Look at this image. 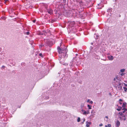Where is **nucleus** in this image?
<instances>
[{"label":"nucleus","mask_w":127,"mask_h":127,"mask_svg":"<svg viewBox=\"0 0 127 127\" xmlns=\"http://www.w3.org/2000/svg\"><path fill=\"white\" fill-rule=\"evenodd\" d=\"M74 23V22H71L69 24L68 27V28L69 29V30L72 32H74L76 31V29L75 28L73 25L71 26L72 24L73 25Z\"/></svg>","instance_id":"nucleus-3"},{"label":"nucleus","mask_w":127,"mask_h":127,"mask_svg":"<svg viewBox=\"0 0 127 127\" xmlns=\"http://www.w3.org/2000/svg\"><path fill=\"white\" fill-rule=\"evenodd\" d=\"M89 103L91 104H92L93 103V102L92 101H90Z\"/></svg>","instance_id":"nucleus-28"},{"label":"nucleus","mask_w":127,"mask_h":127,"mask_svg":"<svg viewBox=\"0 0 127 127\" xmlns=\"http://www.w3.org/2000/svg\"><path fill=\"white\" fill-rule=\"evenodd\" d=\"M84 112L83 113V114L84 115H86V114H88L90 113V112L89 111H87L86 112V111H84Z\"/></svg>","instance_id":"nucleus-15"},{"label":"nucleus","mask_w":127,"mask_h":127,"mask_svg":"<svg viewBox=\"0 0 127 127\" xmlns=\"http://www.w3.org/2000/svg\"><path fill=\"white\" fill-rule=\"evenodd\" d=\"M102 126V124H100L99 125V126Z\"/></svg>","instance_id":"nucleus-36"},{"label":"nucleus","mask_w":127,"mask_h":127,"mask_svg":"<svg viewBox=\"0 0 127 127\" xmlns=\"http://www.w3.org/2000/svg\"><path fill=\"white\" fill-rule=\"evenodd\" d=\"M82 0H77V1L79 3V4L80 5H83V3L82 1Z\"/></svg>","instance_id":"nucleus-8"},{"label":"nucleus","mask_w":127,"mask_h":127,"mask_svg":"<svg viewBox=\"0 0 127 127\" xmlns=\"http://www.w3.org/2000/svg\"><path fill=\"white\" fill-rule=\"evenodd\" d=\"M118 88L119 90H121L122 89V86L121 85V83H120L119 84Z\"/></svg>","instance_id":"nucleus-11"},{"label":"nucleus","mask_w":127,"mask_h":127,"mask_svg":"<svg viewBox=\"0 0 127 127\" xmlns=\"http://www.w3.org/2000/svg\"><path fill=\"white\" fill-rule=\"evenodd\" d=\"M105 118H106L107 119H108V117L107 116H106L105 117Z\"/></svg>","instance_id":"nucleus-37"},{"label":"nucleus","mask_w":127,"mask_h":127,"mask_svg":"<svg viewBox=\"0 0 127 127\" xmlns=\"http://www.w3.org/2000/svg\"><path fill=\"white\" fill-rule=\"evenodd\" d=\"M111 126V125L110 124H108L107 125H105V127H110Z\"/></svg>","instance_id":"nucleus-23"},{"label":"nucleus","mask_w":127,"mask_h":127,"mask_svg":"<svg viewBox=\"0 0 127 127\" xmlns=\"http://www.w3.org/2000/svg\"><path fill=\"white\" fill-rule=\"evenodd\" d=\"M125 74L124 73H121L120 74V76L121 75V76H123V75H124Z\"/></svg>","instance_id":"nucleus-27"},{"label":"nucleus","mask_w":127,"mask_h":127,"mask_svg":"<svg viewBox=\"0 0 127 127\" xmlns=\"http://www.w3.org/2000/svg\"><path fill=\"white\" fill-rule=\"evenodd\" d=\"M112 8H110L107 10V12L111 13L112 12Z\"/></svg>","instance_id":"nucleus-12"},{"label":"nucleus","mask_w":127,"mask_h":127,"mask_svg":"<svg viewBox=\"0 0 127 127\" xmlns=\"http://www.w3.org/2000/svg\"><path fill=\"white\" fill-rule=\"evenodd\" d=\"M93 47L91 46L90 47V52H92V50L93 49Z\"/></svg>","instance_id":"nucleus-20"},{"label":"nucleus","mask_w":127,"mask_h":127,"mask_svg":"<svg viewBox=\"0 0 127 127\" xmlns=\"http://www.w3.org/2000/svg\"><path fill=\"white\" fill-rule=\"evenodd\" d=\"M121 117H122V118H124V117H123V116H121Z\"/></svg>","instance_id":"nucleus-44"},{"label":"nucleus","mask_w":127,"mask_h":127,"mask_svg":"<svg viewBox=\"0 0 127 127\" xmlns=\"http://www.w3.org/2000/svg\"><path fill=\"white\" fill-rule=\"evenodd\" d=\"M58 51L59 53V60L60 61V63L64 65H66V63H64V61L68 56L67 54V50L66 47L63 48H60L59 47H58Z\"/></svg>","instance_id":"nucleus-1"},{"label":"nucleus","mask_w":127,"mask_h":127,"mask_svg":"<svg viewBox=\"0 0 127 127\" xmlns=\"http://www.w3.org/2000/svg\"><path fill=\"white\" fill-rule=\"evenodd\" d=\"M124 84L125 86L127 87V84H126L124 83Z\"/></svg>","instance_id":"nucleus-34"},{"label":"nucleus","mask_w":127,"mask_h":127,"mask_svg":"<svg viewBox=\"0 0 127 127\" xmlns=\"http://www.w3.org/2000/svg\"><path fill=\"white\" fill-rule=\"evenodd\" d=\"M89 109H91V106H92L91 105H87Z\"/></svg>","instance_id":"nucleus-21"},{"label":"nucleus","mask_w":127,"mask_h":127,"mask_svg":"<svg viewBox=\"0 0 127 127\" xmlns=\"http://www.w3.org/2000/svg\"><path fill=\"white\" fill-rule=\"evenodd\" d=\"M42 45H40V47H42Z\"/></svg>","instance_id":"nucleus-39"},{"label":"nucleus","mask_w":127,"mask_h":127,"mask_svg":"<svg viewBox=\"0 0 127 127\" xmlns=\"http://www.w3.org/2000/svg\"><path fill=\"white\" fill-rule=\"evenodd\" d=\"M120 123L119 121L117 120L116 121V125L117 126L119 127L120 125Z\"/></svg>","instance_id":"nucleus-14"},{"label":"nucleus","mask_w":127,"mask_h":127,"mask_svg":"<svg viewBox=\"0 0 127 127\" xmlns=\"http://www.w3.org/2000/svg\"><path fill=\"white\" fill-rule=\"evenodd\" d=\"M91 44L92 45H93V43H91Z\"/></svg>","instance_id":"nucleus-42"},{"label":"nucleus","mask_w":127,"mask_h":127,"mask_svg":"<svg viewBox=\"0 0 127 127\" xmlns=\"http://www.w3.org/2000/svg\"><path fill=\"white\" fill-rule=\"evenodd\" d=\"M61 76H62V77L61 78L62 79H69L70 78V75L69 74H66L65 75L62 74V75H61Z\"/></svg>","instance_id":"nucleus-6"},{"label":"nucleus","mask_w":127,"mask_h":127,"mask_svg":"<svg viewBox=\"0 0 127 127\" xmlns=\"http://www.w3.org/2000/svg\"><path fill=\"white\" fill-rule=\"evenodd\" d=\"M32 21H33V23H35L36 22V20H33Z\"/></svg>","instance_id":"nucleus-31"},{"label":"nucleus","mask_w":127,"mask_h":127,"mask_svg":"<svg viewBox=\"0 0 127 127\" xmlns=\"http://www.w3.org/2000/svg\"><path fill=\"white\" fill-rule=\"evenodd\" d=\"M47 11L50 15L53 14V10L51 8L46 9Z\"/></svg>","instance_id":"nucleus-7"},{"label":"nucleus","mask_w":127,"mask_h":127,"mask_svg":"<svg viewBox=\"0 0 127 127\" xmlns=\"http://www.w3.org/2000/svg\"><path fill=\"white\" fill-rule=\"evenodd\" d=\"M125 69H123L120 70V72L119 73H120L121 72L122 73H123L125 71Z\"/></svg>","instance_id":"nucleus-19"},{"label":"nucleus","mask_w":127,"mask_h":127,"mask_svg":"<svg viewBox=\"0 0 127 127\" xmlns=\"http://www.w3.org/2000/svg\"><path fill=\"white\" fill-rule=\"evenodd\" d=\"M122 110H124V111H123L122 112L123 113H124L125 112L127 111V109L126 108H123L122 109Z\"/></svg>","instance_id":"nucleus-18"},{"label":"nucleus","mask_w":127,"mask_h":127,"mask_svg":"<svg viewBox=\"0 0 127 127\" xmlns=\"http://www.w3.org/2000/svg\"><path fill=\"white\" fill-rule=\"evenodd\" d=\"M1 18L3 20H5V17L4 16L2 17H1Z\"/></svg>","instance_id":"nucleus-25"},{"label":"nucleus","mask_w":127,"mask_h":127,"mask_svg":"<svg viewBox=\"0 0 127 127\" xmlns=\"http://www.w3.org/2000/svg\"><path fill=\"white\" fill-rule=\"evenodd\" d=\"M126 102H124L123 103V104L122 105V107H123L125 108L126 107Z\"/></svg>","instance_id":"nucleus-16"},{"label":"nucleus","mask_w":127,"mask_h":127,"mask_svg":"<svg viewBox=\"0 0 127 127\" xmlns=\"http://www.w3.org/2000/svg\"><path fill=\"white\" fill-rule=\"evenodd\" d=\"M81 63L80 62H79L77 63H76L75 61V60H73L72 61H71L70 64H69L70 67L72 68L76 64V65L78 66L79 64H80Z\"/></svg>","instance_id":"nucleus-4"},{"label":"nucleus","mask_w":127,"mask_h":127,"mask_svg":"<svg viewBox=\"0 0 127 127\" xmlns=\"http://www.w3.org/2000/svg\"><path fill=\"white\" fill-rule=\"evenodd\" d=\"M8 0H4L5 1V2L6 1H8Z\"/></svg>","instance_id":"nucleus-41"},{"label":"nucleus","mask_w":127,"mask_h":127,"mask_svg":"<svg viewBox=\"0 0 127 127\" xmlns=\"http://www.w3.org/2000/svg\"><path fill=\"white\" fill-rule=\"evenodd\" d=\"M109 94L110 95H111V93H110Z\"/></svg>","instance_id":"nucleus-43"},{"label":"nucleus","mask_w":127,"mask_h":127,"mask_svg":"<svg viewBox=\"0 0 127 127\" xmlns=\"http://www.w3.org/2000/svg\"><path fill=\"white\" fill-rule=\"evenodd\" d=\"M39 56H41L42 57V54L41 53H40L39 54Z\"/></svg>","instance_id":"nucleus-32"},{"label":"nucleus","mask_w":127,"mask_h":127,"mask_svg":"<svg viewBox=\"0 0 127 127\" xmlns=\"http://www.w3.org/2000/svg\"><path fill=\"white\" fill-rule=\"evenodd\" d=\"M29 32H26V34L27 35H29Z\"/></svg>","instance_id":"nucleus-29"},{"label":"nucleus","mask_w":127,"mask_h":127,"mask_svg":"<svg viewBox=\"0 0 127 127\" xmlns=\"http://www.w3.org/2000/svg\"><path fill=\"white\" fill-rule=\"evenodd\" d=\"M82 123H83V122H82Z\"/></svg>","instance_id":"nucleus-46"},{"label":"nucleus","mask_w":127,"mask_h":127,"mask_svg":"<svg viewBox=\"0 0 127 127\" xmlns=\"http://www.w3.org/2000/svg\"><path fill=\"white\" fill-rule=\"evenodd\" d=\"M119 103H120L121 104H122V103H121V102H119Z\"/></svg>","instance_id":"nucleus-40"},{"label":"nucleus","mask_w":127,"mask_h":127,"mask_svg":"<svg viewBox=\"0 0 127 127\" xmlns=\"http://www.w3.org/2000/svg\"><path fill=\"white\" fill-rule=\"evenodd\" d=\"M72 14V16L74 17L80 18L81 19H84L86 15L85 13L83 14H80V12L77 9H73L71 11V13Z\"/></svg>","instance_id":"nucleus-2"},{"label":"nucleus","mask_w":127,"mask_h":127,"mask_svg":"<svg viewBox=\"0 0 127 127\" xmlns=\"http://www.w3.org/2000/svg\"><path fill=\"white\" fill-rule=\"evenodd\" d=\"M85 119H84L83 121V123H84L85 121Z\"/></svg>","instance_id":"nucleus-38"},{"label":"nucleus","mask_w":127,"mask_h":127,"mask_svg":"<svg viewBox=\"0 0 127 127\" xmlns=\"http://www.w3.org/2000/svg\"><path fill=\"white\" fill-rule=\"evenodd\" d=\"M123 88L124 89V90L125 92H126L127 91V88L124 87H123Z\"/></svg>","instance_id":"nucleus-24"},{"label":"nucleus","mask_w":127,"mask_h":127,"mask_svg":"<svg viewBox=\"0 0 127 127\" xmlns=\"http://www.w3.org/2000/svg\"><path fill=\"white\" fill-rule=\"evenodd\" d=\"M90 100L89 99H88L87 100V102H90Z\"/></svg>","instance_id":"nucleus-33"},{"label":"nucleus","mask_w":127,"mask_h":127,"mask_svg":"<svg viewBox=\"0 0 127 127\" xmlns=\"http://www.w3.org/2000/svg\"><path fill=\"white\" fill-rule=\"evenodd\" d=\"M123 112H119V114L121 116L119 117L120 119L121 120H124V121H125L126 119V115H124L123 114Z\"/></svg>","instance_id":"nucleus-5"},{"label":"nucleus","mask_w":127,"mask_h":127,"mask_svg":"<svg viewBox=\"0 0 127 127\" xmlns=\"http://www.w3.org/2000/svg\"><path fill=\"white\" fill-rule=\"evenodd\" d=\"M120 79V75L119 74L116 76V77L114 78V79Z\"/></svg>","instance_id":"nucleus-10"},{"label":"nucleus","mask_w":127,"mask_h":127,"mask_svg":"<svg viewBox=\"0 0 127 127\" xmlns=\"http://www.w3.org/2000/svg\"><path fill=\"white\" fill-rule=\"evenodd\" d=\"M107 58L109 60L112 61L114 59V57L112 56H108Z\"/></svg>","instance_id":"nucleus-9"},{"label":"nucleus","mask_w":127,"mask_h":127,"mask_svg":"<svg viewBox=\"0 0 127 127\" xmlns=\"http://www.w3.org/2000/svg\"><path fill=\"white\" fill-rule=\"evenodd\" d=\"M32 42H33V41H32V42H31V43H32Z\"/></svg>","instance_id":"nucleus-47"},{"label":"nucleus","mask_w":127,"mask_h":127,"mask_svg":"<svg viewBox=\"0 0 127 127\" xmlns=\"http://www.w3.org/2000/svg\"><path fill=\"white\" fill-rule=\"evenodd\" d=\"M86 126L87 127H89L90 126L89 125H88V122H86Z\"/></svg>","instance_id":"nucleus-22"},{"label":"nucleus","mask_w":127,"mask_h":127,"mask_svg":"<svg viewBox=\"0 0 127 127\" xmlns=\"http://www.w3.org/2000/svg\"><path fill=\"white\" fill-rule=\"evenodd\" d=\"M119 101H122V102L123 101V100L121 99H120L119 100Z\"/></svg>","instance_id":"nucleus-35"},{"label":"nucleus","mask_w":127,"mask_h":127,"mask_svg":"<svg viewBox=\"0 0 127 127\" xmlns=\"http://www.w3.org/2000/svg\"><path fill=\"white\" fill-rule=\"evenodd\" d=\"M90 123H89V124H90Z\"/></svg>","instance_id":"nucleus-45"},{"label":"nucleus","mask_w":127,"mask_h":127,"mask_svg":"<svg viewBox=\"0 0 127 127\" xmlns=\"http://www.w3.org/2000/svg\"><path fill=\"white\" fill-rule=\"evenodd\" d=\"M98 6H101L100 7H97L98 8H102V7L103 6V5L102 4V3H100L99 4H98Z\"/></svg>","instance_id":"nucleus-13"},{"label":"nucleus","mask_w":127,"mask_h":127,"mask_svg":"<svg viewBox=\"0 0 127 127\" xmlns=\"http://www.w3.org/2000/svg\"><path fill=\"white\" fill-rule=\"evenodd\" d=\"M118 108H117V110L118 111H120L121 110V109H122V107L120 106H118Z\"/></svg>","instance_id":"nucleus-17"},{"label":"nucleus","mask_w":127,"mask_h":127,"mask_svg":"<svg viewBox=\"0 0 127 127\" xmlns=\"http://www.w3.org/2000/svg\"><path fill=\"white\" fill-rule=\"evenodd\" d=\"M5 67V66H4L3 65L1 67V68L2 69V68H4Z\"/></svg>","instance_id":"nucleus-30"},{"label":"nucleus","mask_w":127,"mask_h":127,"mask_svg":"<svg viewBox=\"0 0 127 127\" xmlns=\"http://www.w3.org/2000/svg\"><path fill=\"white\" fill-rule=\"evenodd\" d=\"M80 118L79 117H78V118L77 120V122H79L80 121Z\"/></svg>","instance_id":"nucleus-26"}]
</instances>
